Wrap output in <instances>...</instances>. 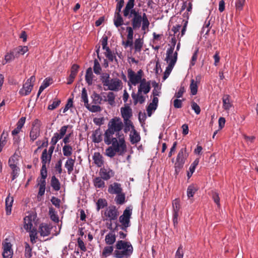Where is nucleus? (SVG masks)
I'll list each match as a JSON object with an SVG mask.
<instances>
[{"label": "nucleus", "instance_id": "f257e3e1", "mask_svg": "<svg viewBox=\"0 0 258 258\" xmlns=\"http://www.w3.org/2000/svg\"><path fill=\"white\" fill-rule=\"evenodd\" d=\"M122 127L123 123L119 118H112L108 123L104 141L106 144L112 145L106 150V154L109 157H113L116 153H121L126 150L124 137L119 135Z\"/></svg>", "mask_w": 258, "mask_h": 258}, {"label": "nucleus", "instance_id": "f03ea898", "mask_svg": "<svg viewBox=\"0 0 258 258\" xmlns=\"http://www.w3.org/2000/svg\"><path fill=\"white\" fill-rule=\"evenodd\" d=\"M114 247L112 245L105 246L102 255L107 257L113 254L114 258H129L133 252V247L131 243L122 240H118Z\"/></svg>", "mask_w": 258, "mask_h": 258}, {"label": "nucleus", "instance_id": "7ed1b4c3", "mask_svg": "<svg viewBox=\"0 0 258 258\" xmlns=\"http://www.w3.org/2000/svg\"><path fill=\"white\" fill-rule=\"evenodd\" d=\"M132 215V209L126 208L123 211V214L119 217V221L121 224L120 229L127 232V228L130 226V218Z\"/></svg>", "mask_w": 258, "mask_h": 258}, {"label": "nucleus", "instance_id": "20e7f679", "mask_svg": "<svg viewBox=\"0 0 258 258\" xmlns=\"http://www.w3.org/2000/svg\"><path fill=\"white\" fill-rule=\"evenodd\" d=\"M70 126L69 125L62 126L59 131V133H54L50 141L51 146L49 147L50 152H53L55 146L58 140L62 139L67 133V129Z\"/></svg>", "mask_w": 258, "mask_h": 258}, {"label": "nucleus", "instance_id": "39448f33", "mask_svg": "<svg viewBox=\"0 0 258 258\" xmlns=\"http://www.w3.org/2000/svg\"><path fill=\"white\" fill-rule=\"evenodd\" d=\"M126 18L131 19V25L132 29H135V30L139 29L142 25V21L141 20V12H132V14L130 15Z\"/></svg>", "mask_w": 258, "mask_h": 258}, {"label": "nucleus", "instance_id": "423d86ee", "mask_svg": "<svg viewBox=\"0 0 258 258\" xmlns=\"http://www.w3.org/2000/svg\"><path fill=\"white\" fill-rule=\"evenodd\" d=\"M41 122L38 119H35L32 124L29 137L30 141L33 142L40 136Z\"/></svg>", "mask_w": 258, "mask_h": 258}, {"label": "nucleus", "instance_id": "0eeeda50", "mask_svg": "<svg viewBox=\"0 0 258 258\" xmlns=\"http://www.w3.org/2000/svg\"><path fill=\"white\" fill-rule=\"evenodd\" d=\"M122 82L118 78L111 79L109 80L107 85H105V86H107V90L111 91H117L121 89Z\"/></svg>", "mask_w": 258, "mask_h": 258}, {"label": "nucleus", "instance_id": "6e6552de", "mask_svg": "<svg viewBox=\"0 0 258 258\" xmlns=\"http://www.w3.org/2000/svg\"><path fill=\"white\" fill-rule=\"evenodd\" d=\"M134 6L135 0H128L123 10V14L124 17H127L130 15L132 14V12L135 13V12L139 11V10H136V9H134Z\"/></svg>", "mask_w": 258, "mask_h": 258}, {"label": "nucleus", "instance_id": "1a4fd4ad", "mask_svg": "<svg viewBox=\"0 0 258 258\" xmlns=\"http://www.w3.org/2000/svg\"><path fill=\"white\" fill-rule=\"evenodd\" d=\"M105 215L109 218L110 221L115 220L119 215V212L115 206L109 207L105 213Z\"/></svg>", "mask_w": 258, "mask_h": 258}, {"label": "nucleus", "instance_id": "9d476101", "mask_svg": "<svg viewBox=\"0 0 258 258\" xmlns=\"http://www.w3.org/2000/svg\"><path fill=\"white\" fill-rule=\"evenodd\" d=\"M46 163V162H44L40 170L41 178L40 179L37 184V185L39 186L45 187L46 186L45 179L47 175V172L45 165Z\"/></svg>", "mask_w": 258, "mask_h": 258}, {"label": "nucleus", "instance_id": "9b49d317", "mask_svg": "<svg viewBox=\"0 0 258 258\" xmlns=\"http://www.w3.org/2000/svg\"><path fill=\"white\" fill-rule=\"evenodd\" d=\"M52 227L47 224L42 223L39 228V232L41 236H47L50 234Z\"/></svg>", "mask_w": 258, "mask_h": 258}, {"label": "nucleus", "instance_id": "f8f14e48", "mask_svg": "<svg viewBox=\"0 0 258 258\" xmlns=\"http://www.w3.org/2000/svg\"><path fill=\"white\" fill-rule=\"evenodd\" d=\"M127 74L130 82L134 86L139 83L140 81H141L139 76H137L136 74L131 69L128 70Z\"/></svg>", "mask_w": 258, "mask_h": 258}, {"label": "nucleus", "instance_id": "ddd939ff", "mask_svg": "<svg viewBox=\"0 0 258 258\" xmlns=\"http://www.w3.org/2000/svg\"><path fill=\"white\" fill-rule=\"evenodd\" d=\"M122 188L120 183L114 182L108 187V191L111 194H118L122 192Z\"/></svg>", "mask_w": 258, "mask_h": 258}, {"label": "nucleus", "instance_id": "4468645a", "mask_svg": "<svg viewBox=\"0 0 258 258\" xmlns=\"http://www.w3.org/2000/svg\"><path fill=\"white\" fill-rule=\"evenodd\" d=\"M79 68V66L76 64H74L72 66V67L71 68V74H70L69 78H68L67 84L68 85H70L73 82V81L78 73Z\"/></svg>", "mask_w": 258, "mask_h": 258}, {"label": "nucleus", "instance_id": "2eb2a0df", "mask_svg": "<svg viewBox=\"0 0 258 258\" xmlns=\"http://www.w3.org/2000/svg\"><path fill=\"white\" fill-rule=\"evenodd\" d=\"M120 111L123 120L130 119L132 116V110L128 105L121 108Z\"/></svg>", "mask_w": 258, "mask_h": 258}, {"label": "nucleus", "instance_id": "dca6fc26", "mask_svg": "<svg viewBox=\"0 0 258 258\" xmlns=\"http://www.w3.org/2000/svg\"><path fill=\"white\" fill-rule=\"evenodd\" d=\"M132 97L134 101V104L136 105L138 103L143 104L146 100V98L142 95V93L137 92V94L133 92L132 93Z\"/></svg>", "mask_w": 258, "mask_h": 258}, {"label": "nucleus", "instance_id": "f3484780", "mask_svg": "<svg viewBox=\"0 0 258 258\" xmlns=\"http://www.w3.org/2000/svg\"><path fill=\"white\" fill-rule=\"evenodd\" d=\"M33 84H29L28 83H25L23 87L20 90L19 93L21 96H27L29 95L32 91L33 87Z\"/></svg>", "mask_w": 258, "mask_h": 258}, {"label": "nucleus", "instance_id": "a211bd4d", "mask_svg": "<svg viewBox=\"0 0 258 258\" xmlns=\"http://www.w3.org/2000/svg\"><path fill=\"white\" fill-rule=\"evenodd\" d=\"M176 62V57L175 56L174 57V58H173V60H172L170 62H169L168 66L166 67V70L164 72V76L163 77L164 80H166L169 77Z\"/></svg>", "mask_w": 258, "mask_h": 258}, {"label": "nucleus", "instance_id": "6ab92c4d", "mask_svg": "<svg viewBox=\"0 0 258 258\" xmlns=\"http://www.w3.org/2000/svg\"><path fill=\"white\" fill-rule=\"evenodd\" d=\"M188 153L185 147L182 148L178 152L176 161H184L187 159Z\"/></svg>", "mask_w": 258, "mask_h": 258}, {"label": "nucleus", "instance_id": "aec40b11", "mask_svg": "<svg viewBox=\"0 0 258 258\" xmlns=\"http://www.w3.org/2000/svg\"><path fill=\"white\" fill-rule=\"evenodd\" d=\"M99 175L103 179L107 180L113 176V172L111 170L107 171L105 168H101L99 171Z\"/></svg>", "mask_w": 258, "mask_h": 258}, {"label": "nucleus", "instance_id": "412c9836", "mask_svg": "<svg viewBox=\"0 0 258 258\" xmlns=\"http://www.w3.org/2000/svg\"><path fill=\"white\" fill-rule=\"evenodd\" d=\"M130 142L132 144H135L138 143L140 140L141 137L139 133L137 131L134 129L133 131L131 132V134L130 135Z\"/></svg>", "mask_w": 258, "mask_h": 258}, {"label": "nucleus", "instance_id": "4be33fe9", "mask_svg": "<svg viewBox=\"0 0 258 258\" xmlns=\"http://www.w3.org/2000/svg\"><path fill=\"white\" fill-rule=\"evenodd\" d=\"M230 98V96L227 94L224 95L222 98L223 108L226 111L229 110L232 106Z\"/></svg>", "mask_w": 258, "mask_h": 258}, {"label": "nucleus", "instance_id": "5701e85b", "mask_svg": "<svg viewBox=\"0 0 258 258\" xmlns=\"http://www.w3.org/2000/svg\"><path fill=\"white\" fill-rule=\"evenodd\" d=\"M105 243L109 245H112L116 241V235L115 233L110 232L105 238Z\"/></svg>", "mask_w": 258, "mask_h": 258}, {"label": "nucleus", "instance_id": "b1692460", "mask_svg": "<svg viewBox=\"0 0 258 258\" xmlns=\"http://www.w3.org/2000/svg\"><path fill=\"white\" fill-rule=\"evenodd\" d=\"M14 199L13 197L8 196L6 199V210L7 215H10L11 213V208L12 207Z\"/></svg>", "mask_w": 258, "mask_h": 258}, {"label": "nucleus", "instance_id": "393cba45", "mask_svg": "<svg viewBox=\"0 0 258 258\" xmlns=\"http://www.w3.org/2000/svg\"><path fill=\"white\" fill-rule=\"evenodd\" d=\"M52 153L53 152H50L49 148L48 150L44 149L41 156V161H50Z\"/></svg>", "mask_w": 258, "mask_h": 258}, {"label": "nucleus", "instance_id": "a878e982", "mask_svg": "<svg viewBox=\"0 0 258 258\" xmlns=\"http://www.w3.org/2000/svg\"><path fill=\"white\" fill-rule=\"evenodd\" d=\"M151 90V84L148 85H144L143 84H140L138 86V92L139 93H144L147 94Z\"/></svg>", "mask_w": 258, "mask_h": 258}, {"label": "nucleus", "instance_id": "bb28decb", "mask_svg": "<svg viewBox=\"0 0 258 258\" xmlns=\"http://www.w3.org/2000/svg\"><path fill=\"white\" fill-rule=\"evenodd\" d=\"M93 76L92 68H88L85 75V80L89 85H92Z\"/></svg>", "mask_w": 258, "mask_h": 258}, {"label": "nucleus", "instance_id": "cd10ccee", "mask_svg": "<svg viewBox=\"0 0 258 258\" xmlns=\"http://www.w3.org/2000/svg\"><path fill=\"white\" fill-rule=\"evenodd\" d=\"M50 184L53 189L55 191H58L60 188V182L55 176H52Z\"/></svg>", "mask_w": 258, "mask_h": 258}, {"label": "nucleus", "instance_id": "c85d7f7f", "mask_svg": "<svg viewBox=\"0 0 258 258\" xmlns=\"http://www.w3.org/2000/svg\"><path fill=\"white\" fill-rule=\"evenodd\" d=\"M198 190V187L195 184H191L188 186L187 189V195L188 198L192 197L194 194Z\"/></svg>", "mask_w": 258, "mask_h": 258}, {"label": "nucleus", "instance_id": "c756f323", "mask_svg": "<svg viewBox=\"0 0 258 258\" xmlns=\"http://www.w3.org/2000/svg\"><path fill=\"white\" fill-rule=\"evenodd\" d=\"M9 166L12 170V179L13 180L18 176L20 169L14 163H11L10 164Z\"/></svg>", "mask_w": 258, "mask_h": 258}, {"label": "nucleus", "instance_id": "7c9ffc66", "mask_svg": "<svg viewBox=\"0 0 258 258\" xmlns=\"http://www.w3.org/2000/svg\"><path fill=\"white\" fill-rule=\"evenodd\" d=\"M49 215H50V219L52 221L55 223H58L59 218L57 215L56 214L55 210L53 207L49 208Z\"/></svg>", "mask_w": 258, "mask_h": 258}, {"label": "nucleus", "instance_id": "2f4dec72", "mask_svg": "<svg viewBox=\"0 0 258 258\" xmlns=\"http://www.w3.org/2000/svg\"><path fill=\"white\" fill-rule=\"evenodd\" d=\"M115 95L112 92H109L107 94V99H103L104 102H108V103L113 105L115 103Z\"/></svg>", "mask_w": 258, "mask_h": 258}, {"label": "nucleus", "instance_id": "473e14b6", "mask_svg": "<svg viewBox=\"0 0 258 258\" xmlns=\"http://www.w3.org/2000/svg\"><path fill=\"white\" fill-rule=\"evenodd\" d=\"M100 177H95L94 180V186L97 188H103L105 186V182Z\"/></svg>", "mask_w": 258, "mask_h": 258}, {"label": "nucleus", "instance_id": "72a5a7b5", "mask_svg": "<svg viewBox=\"0 0 258 258\" xmlns=\"http://www.w3.org/2000/svg\"><path fill=\"white\" fill-rule=\"evenodd\" d=\"M191 94L192 95L197 94L198 92V84L197 82L195 81L194 79L190 80V84L189 86Z\"/></svg>", "mask_w": 258, "mask_h": 258}, {"label": "nucleus", "instance_id": "f704fd0d", "mask_svg": "<svg viewBox=\"0 0 258 258\" xmlns=\"http://www.w3.org/2000/svg\"><path fill=\"white\" fill-rule=\"evenodd\" d=\"M8 137V134H5L4 131L0 137V152H2L4 147L6 145L7 140V138Z\"/></svg>", "mask_w": 258, "mask_h": 258}, {"label": "nucleus", "instance_id": "c9c22d12", "mask_svg": "<svg viewBox=\"0 0 258 258\" xmlns=\"http://www.w3.org/2000/svg\"><path fill=\"white\" fill-rule=\"evenodd\" d=\"M73 149L69 145H65L62 147V152L64 156L69 157L72 154Z\"/></svg>", "mask_w": 258, "mask_h": 258}, {"label": "nucleus", "instance_id": "e433bc0d", "mask_svg": "<svg viewBox=\"0 0 258 258\" xmlns=\"http://www.w3.org/2000/svg\"><path fill=\"white\" fill-rule=\"evenodd\" d=\"M31 216H27L24 219V228L26 230H30L33 226Z\"/></svg>", "mask_w": 258, "mask_h": 258}, {"label": "nucleus", "instance_id": "4c0bfd02", "mask_svg": "<svg viewBox=\"0 0 258 258\" xmlns=\"http://www.w3.org/2000/svg\"><path fill=\"white\" fill-rule=\"evenodd\" d=\"M90 111L92 112H100L101 110V108L100 106L93 105H91L89 103L85 104V106Z\"/></svg>", "mask_w": 258, "mask_h": 258}, {"label": "nucleus", "instance_id": "58836bf2", "mask_svg": "<svg viewBox=\"0 0 258 258\" xmlns=\"http://www.w3.org/2000/svg\"><path fill=\"white\" fill-rule=\"evenodd\" d=\"M113 23L116 27H119L122 25L124 23L122 16L121 15L114 16Z\"/></svg>", "mask_w": 258, "mask_h": 258}, {"label": "nucleus", "instance_id": "ea45409f", "mask_svg": "<svg viewBox=\"0 0 258 258\" xmlns=\"http://www.w3.org/2000/svg\"><path fill=\"white\" fill-rule=\"evenodd\" d=\"M124 123L125 124V127L124 128V132L125 133H127L130 131V128H132V131H133L135 129V127L130 119L128 120H124Z\"/></svg>", "mask_w": 258, "mask_h": 258}, {"label": "nucleus", "instance_id": "a19ab883", "mask_svg": "<svg viewBox=\"0 0 258 258\" xmlns=\"http://www.w3.org/2000/svg\"><path fill=\"white\" fill-rule=\"evenodd\" d=\"M93 101L92 102L95 104H101L103 98L97 93L94 92L91 96Z\"/></svg>", "mask_w": 258, "mask_h": 258}, {"label": "nucleus", "instance_id": "79ce46f5", "mask_svg": "<svg viewBox=\"0 0 258 258\" xmlns=\"http://www.w3.org/2000/svg\"><path fill=\"white\" fill-rule=\"evenodd\" d=\"M125 195L123 193L117 194L115 199L116 203L119 205H122L125 202Z\"/></svg>", "mask_w": 258, "mask_h": 258}, {"label": "nucleus", "instance_id": "37998d69", "mask_svg": "<svg viewBox=\"0 0 258 258\" xmlns=\"http://www.w3.org/2000/svg\"><path fill=\"white\" fill-rule=\"evenodd\" d=\"M52 79L50 78H46L40 86V92L43 91L45 88L48 87L51 84Z\"/></svg>", "mask_w": 258, "mask_h": 258}, {"label": "nucleus", "instance_id": "c03bdc74", "mask_svg": "<svg viewBox=\"0 0 258 258\" xmlns=\"http://www.w3.org/2000/svg\"><path fill=\"white\" fill-rule=\"evenodd\" d=\"M100 80L102 81V83L104 86H105V85H107V83H108V82L110 80L109 74L107 73L102 74V75L100 76Z\"/></svg>", "mask_w": 258, "mask_h": 258}, {"label": "nucleus", "instance_id": "a18cd8bd", "mask_svg": "<svg viewBox=\"0 0 258 258\" xmlns=\"http://www.w3.org/2000/svg\"><path fill=\"white\" fill-rule=\"evenodd\" d=\"M143 42L142 39H137L135 41V49L137 52H140L143 47Z\"/></svg>", "mask_w": 258, "mask_h": 258}, {"label": "nucleus", "instance_id": "49530a36", "mask_svg": "<svg viewBox=\"0 0 258 258\" xmlns=\"http://www.w3.org/2000/svg\"><path fill=\"white\" fill-rule=\"evenodd\" d=\"M93 141L95 143H100L102 141V137L99 131L96 130L92 135Z\"/></svg>", "mask_w": 258, "mask_h": 258}, {"label": "nucleus", "instance_id": "de8ad7c7", "mask_svg": "<svg viewBox=\"0 0 258 258\" xmlns=\"http://www.w3.org/2000/svg\"><path fill=\"white\" fill-rule=\"evenodd\" d=\"M93 71L95 74L99 75L101 71V68L97 59H95L94 61Z\"/></svg>", "mask_w": 258, "mask_h": 258}, {"label": "nucleus", "instance_id": "09e8293b", "mask_svg": "<svg viewBox=\"0 0 258 258\" xmlns=\"http://www.w3.org/2000/svg\"><path fill=\"white\" fill-rule=\"evenodd\" d=\"M60 102V100L58 99H55L53 101L52 103L48 105V109L51 110H54L59 105Z\"/></svg>", "mask_w": 258, "mask_h": 258}, {"label": "nucleus", "instance_id": "8fccbe9b", "mask_svg": "<svg viewBox=\"0 0 258 258\" xmlns=\"http://www.w3.org/2000/svg\"><path fill=\"white\" fill-rule=\"evenodd\" d=\"M20 151L17 150L9 159V161H18L21 159Z\"/></svg>", "mask_w": 258, "mask_h": 258}, {"label": "nucleus", "instance_id": "3c124183", "mask_svg": "<svg viewBox=\"0 0 258 258\" xmlns=\"http://www.w3.org/2000/svg\"><path fill=\"white\" fill-rule=\"evenodd\" d=\"M176 57V60L177 59V52L175 51L174 53L173 52L171 54H169L168 52V50L166 52V57L165 58V60L169 64V62H170L172 60H173L174 57Z\"/></svg>", "mask_w": 258, "mask_h": 258}, {"label": "nucleus", "instance_id": "603ef678", "mask_svg": "<svg viewBox=\"0 0 258 258\" xmlns=\"http://www.w3.org/2000/svg\"><path fill=\"white\" fill-rule=\"evenodd\" d=\"M107 206L106 201L104 199H99L97 202V210L102 209Z\"/></svg>", "mask_w": 258, "mask_h": 258}, {"label": "nucleus", "instance_id": "864d4df0", "mask_svg": "<svg viewBox=\"0 0 258 258\" xmlns=\"http://www.w3.org/2000/svg\"><path fill=\"white\" fill-rule=\"evenodd\" d=\"M245 3V0H237L235 3L236 11L240 12L242 9Z\"/></svg>", "mask_w": 258, "mask_h": 258}, {"label": "nucleus", "instance_id": "5fc2aeb1", "mask_svg": "<svg viewBox=\"0 0 258 258\" xmlns=\"http://www.w3.org/2000/svg\"><path fill=\"white\" fill-rule=\"evenodd\" d=\"M198 162H193V163L191 164V165L190 166L189 168V171L187 172V176L188 178H189L191 176L192 174L194 172L195 168L197 165H198Z\"/></svg>", "mask_w": 258, "mask_h": 258}, {"label": "nucleus", "instance_id": "6e6d98bb", "mask_svg": "<svg viewBox=\"0 0 258 258\" xmlns=\"http://www.w3.org/2000/svg\"><path fill=\"white\" fill-rule=\"evenodd\" d=\"M157 108V106L154 105L152 103H150L147 108V111L148 115L151 116L152 114V111L155 110Z\"/></svg>", "mask_w": 258, "mask_h": 258}, {"label": "nucleus", "instance_id": "4d7b16f0", "mask_svg": "<svg viewBox=\"0 0 258 258\" xmlns=\"http://www.w3.org/2000/svg\"><path fill=\"white\" fill-rule=\"evenodd\" d=\"M81 98L85 104H87L88 103V95L86 89L84 88L82 91Z\"/></svg>", "mask_w": 258, "mask_h": 258}, {"label": "nucleus", "instance_id": "13d9d810", "mask_svg": "<svg viewBox=\"0 0 258 258\" xmlns=\"http://www.w3.org/2000/svg\"><path fill=\"white\" fill-rule=\"evenodd\" d=\"M126 30L127 32V39H129V40H133V35H134V30H135V29H132V28H131V27L128 26L126 27Z\"/></svg>", "mask_w": 258, "mask_h": 258}, {"label": "nucleus", "instance_id": "bf43d9fd", "mask_svg": "<svg viewBox=\"0 0 258 258\" xmlns=\"http://www.w3.org/2000/svg\"><path fill=\"white\" fill-rule=\"evenodd\" d=\"M4 251H5V253H7V251L9 252V254H10L11 251H13L12 249V244L10 242H5L3 244Z\"/></svg>", "mask_w": 258, "mask_h": 258}, {"label": "nucleus", "instance_id": "052dcab7", "mask_svg": "<svg viewBox=\"0 0 258 258\" xmlns=\"http://www.w3.org/2000/svg\"><path fill=\"white\" fill-rule=\"evenodd\" d=\"M150 25V22L148 19L143 20L142 23V30L144 31V34L146 33V31H148L149 26Z\"/></svg>", "mask_w": 258, "mask_h": 258}, {"label": "nucleus", "instance_id": "680f3d73", "mask_svg": "<svg viewBox=\"0 0 258 258\" xmlns=\"http://www.w3.org/2000/svg\"><path fill=\"white\" fill-rule=\"evenodd\" d=\"M172 206L173 208V211L179 212L180 208V205L178 199H176L173 201L172 203Z\"/></svg>", "mask_w": 258, "mask_h": 258}, {"label": "nucleus", "instance_id": "e2e57ef3", "mask_svg": "<svg viewBox=\"0 0 258 258\" xmlns=\"http://www.w3.org/2000/svg\"><path fill=\"white\" fill-rule=\"evenodd\" d=\"M191 106L192 109H193L197 114H199L201 112V108L199 105L194 101H192L191 103Z\"/></svg>", "mask_w": 258, "mask_h": 258}, {"label": "nucleus", "instance_id": "0e129e2a", "mask_svg": "<svg viewBox=\"0 0 258 258\" xmlns=\"http://www.w3.org/2000/svg\"><path fill=\"white\" fill-rule=\"evenodd\" d=\"M25 256L28 258H30L32 256V248L27 243L25 245Z\"/></svg>", "mask_w": 258, "mask_h": 258}, {"label": "nucleus", "instance_id": "69168bd1", "mask_svg": "<svg viewBox=\"0 0 258 258\" xmlns=\"http://www.w3.org/2000/svg\"><path fill=\"white\" fill-rule=\"evenodd\" d=\"M198 52H199V48H196V49L192 56L191 61H190V65L192 66H193L195 64L196 61L198 58Z\"/></svg>", "mask_w": 258, "mask_h": 258}, {"label": "nucleus", "instance_id": "338daca9", "mask_svg": "<svg viewBox=\"0 0 258 258\" xmlns=\"http://www.w3.org/2000/svg\"><path fill=\"white\" fill-rule=\"evenodd\" d=\"M183 167V162H175V174L177 175L180 169Z\"/></svg>", "mask_w": 258, "mask_h": 258}, {"label": "nucleus", "instance_id": "774afa93", "mask_svg": "<svg viewBox=\"0 0 258 258\" xmlns=\"http://www.w3.org/2000/svg\"><path fill=\"white\" fill-rule=\"evenodd\" d=\"M51 202L56 208H59L60 207V199H59L55 197H52L51 199Z\"/></svg>", "mask_w": 258, "mask_h": 258}]
</instances>
